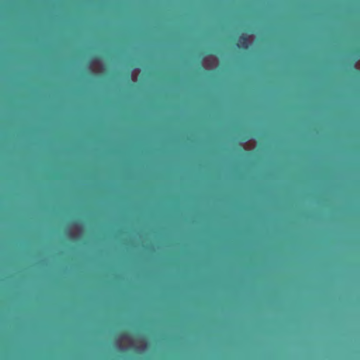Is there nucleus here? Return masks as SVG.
Here are the masks:
<instances>
[{
    "mask_svg": "<svg viewBox=\"0 0 360 360\" xmlns=\"http://www.w3.org/2000/svg\"><path fill=\"white\" fill-rule=\"evenodd\" d=\"M122 337L123 338H127L129 337V333H127V332H124V333H123L122 334Z\"/></svg>",
    "mask_w": 360,
    "mask_h": 360,
    "instance_id": "2",
    "label": "nucleus"
},
{
    "mask_svg": "<svg viewBox=\"0 0 360 360\" xmlns=\"http://www.w3.org/2000/svg\"><path fill=\"white\" fill-rule=\"evenodd\" d=\"M248 37L245 34H242L238 37L236 45L239 49H247L248 48Z\"/></svg>",
    "mask_w": 360,
    "mask_h": 360,
    "instance_id": "1",
    "label": "nucleus"
}]
</instances>
